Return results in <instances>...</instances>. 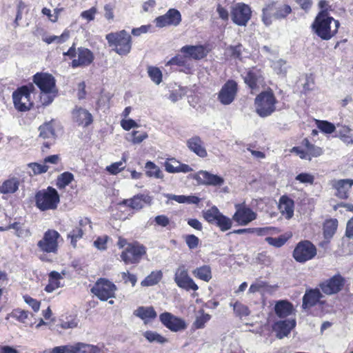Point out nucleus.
Instances as JSON below:
<instances>
[{"instance_id": "1", "label": "nucleus", "mask_w": 353, "mask_h": 353, "mask_svg": "<svg viewBox=\"0 0 353 353\" xmlns=\"http://www.w3.org/2000/svg\"><path fill=\"white\" fill-rule=\"evenodd\" d=\"M117 246L122 249L119 254L120 260L125 265H137L148 256L146 246L138 241L128 242L126 239L120 236Z\"/></svg>"}, {"instance_id": "2", "label": "nucleus", "mask_w": 353, "mask_h": 353, "mask_svg": "<svg viewBox=\"0 0 353 353\" xmlns=\"http://www.w3.org/2000/svg\"><path fill=\"white\" fill-rule=\"evenodd\" d=\"M152 201V196L148 194H137L130 199H123L118 203L117 212L114 215L117 219L126 220L145 206L150 205Z\"/></svg>"}, {"instance_id": "3", "label": "nucleus", "mask_w": 353, "mask_h": 353, "mask_svg": "<svg viewBox=\"0 0 353 353\" xmlns=\"http://www.w3.org/2000/svg\"><path fill=\"white\" fill-rule=\"evenodd\" d=\"M32 81L41 92L42 104L50 105L58 94L54 77L48 72H39L33 75Z\"/></svg>"}, {"instance_id": "4", "label": "nucleus", "mask_w": 353, "mask_h": 353, "mask_svg": "<svg viewBox=\"0 0 353 353\" xmlns=\"http://www.w3.org/2000/svg\"><path fill=\"white\" fill-rule=\"evenodd\" d=\"M339 26L338 20L330 17L326 10H321L316 17L312 28L321 39L327 41L337 33Z\"/></svg>"}, {"instance_id": "5", "label": "nucleus", "mask_w": 353, "mask_h": 353, "mask_svg": "<svg viewBox=\"0 0 353 353\" xmlns=\"http://www.w3.org/2000/svg\"><path fill=\"white\" fill-rule=\"evenodd\" d=\"M60 239H61V236L55 230L48 229L44 232L41 239L37 243L38 250L41 252L39 256L41 261L49 262L51 261L47 257V254H57Z\"/></svg>"}, {"instance_id": "6", "label": "nucleus", "mask_w": 353, "mask_h": 353, "mask_svg": "<svg viewBox=\"0 0 353 353\" xmlns=\"http://www.w3.org/2000/svg\"><path fill=\"white\" fill-rule=\"evenodd\" d=\"M105 39L112 50L121 57L127 56L132 50V38L125 30L108 33Z\"/></svg>"}, {"instance_id": "7", "label": "nucleus", "mask_w": 353, "mask_h": 353, "mask_svg": "<svg viewBox=\"0 0 353 353\" xmlns=\"http://www.w3.org/2000/svg\"><path fill=\"white\" fill-rule=\"evenodd\" d=\"M34 201L36 207L42 212L54 210L60 203V196L55 188L48 186L35 193Z\"/></svg>"}, {"instance_id": "8", "label": "nucleus", "mask_w": 353, "mask_h": 353, "mask_svg": "<svg viewBox=\"0 0 353 353\" xmlns=\"http://www.w3.org/2000/svg\"><path fill=\"white\" fill-rule=\"evenodd\" d=\"M63 56L72 59L70 63V66L72 68L89 66L94 60V55L90 49L84 47H79L77 50L74 43L68 50L67 52H63Z\"/></svg>"}, {"instance_id": "9", "label": "nucleus", "mask_w": 353, "mask_h": 353, "mask_svg": "<svg viewBox=\"0 0 353 353\" xmlns=\"http://www.w3.org/2000/svg\"><path fill=\"white\" fill-rule=\"evenodd\" d=\"M34 91L33 83H30L28 85L19 87L12 93L13 104L19 112H26L33 106V102L31 100V94Z\"/></svg>"}, {"instance_id": "10", "label": "nucleus", "mask_w": 353, "mask_h": 353, "mask_svg": "<svg viewBox=\"0 0 353 353\" xmlns=\"http://www.w3.org/2000/svg\"><path fill=\"white\" fill-rule=\"evenodd\" d=\"M117 285L105 278H99L91 288V292L100 301H105L115 297Z\"/></svg>"}, {"instance_id": "11", "label": "nucleus", "mask_w": 353, "mask_h": 353, "mask_svg": "<svg viewBox=\"0 0 353 353\" xmlns=\"http://www.w3.org/2000/svg\"><path fill=\"white\" fill-rule=\"evenodd\" d=\"M235 212L232 215L234 222L238 225H247L256 219V213L245 201L234 204Z\"/></svg>"}, {"instance_id": "12", "label": "nucleus", "mask_w": 353, "mask_h": 353, "mask_svg": "<svg viewBox=\"0 0 353 353\" xmlns=\"http://www.w3.org/2000/svg\"><path fill=\"white\" fill-rule=\"evenodd\" d=\"M316 255V247L309 241L299 242L293 251V257L299 263H305Z\"/></svg>"}, {"instance_id": "13", "label": "nucleus", "mask_w": 353, "mask_h": 353, "mask_svg": "<svg viewBox=\"0 0 353 353\" xmlns=\"http://www.w3.org/2000/svg\"><path fill=\"white\" fill-rule=\"evenodd\" d=\"M174 280L179 288L186 291H196L199 289L198 285L189 276L188 270L185 265H181L176 268Z\"/></svg>"}, {"instance_id": "14", "label": "nucleus", "mask_w": 353, "mask_h": 353, "mask_svg": "<svg viewBox=\"0 0 353 353\" xmlns=\"http://www.w3.org/2000/svg\"><path fill=\"white\" fill-rule=\"evenodd\" d=\"M251 16L252 11L250 7L244 3H236L231 8L232 20L238 26H246Z\"/></svg>"}, {"instance_id": "15", "label": "nucleus", "mask_w": 353, "mask_h": 353, "mask_svg": "<svg viewBox=\"0 0 353 353\" xmlns=\"http://www.w3.org/2000/svg\"><path fill=\"white\" fill-rule=\"evenodd\" d=\"M238 90L237 83L233 79H229L219 92L218 100L223 105H230L235 99Z\"/></svg>"}, {"instance_id": "16", "label": "nucleus", "mask_w": 353, "mask_h": 353, "mask_svg": "<svg viewBox=\"0 0 353 353\" xmlns=\"http://www.w3.org/2000/svg\"><path fill=\"white\" fill-rule=\"evenodd\" d=\"M71 119L74 123L82 128H88L94 122V117L87 109L75 105L71 111Z\"/></svg>"}, {"instance_id": "17", "label": "nucleus", "mask_w": 353, "mask_h": 353, "mask_svg": "<svg viewBox=\"0 0 353 353\" xmlns=\"http://www.w3.org/2000/svg\"><path fill=\"white\" fill-rule=\"evenodd\" d=\"M161 323L172 332H177L186 329L185 321L170 312H165L159 315Z\"/></svg>"}, {"instance_id": "18", "label": "nucleus", "mask_w": 353, "mask_h": 353, "mask_svg": "<svg viewBox=\"0 0 353 353\" xmlns=\"http://www.w3.org/2000/svg\"><path fill=\"white\" fill-rule=\"evenodd\" d=\"M181 21V14L180 12L175 8L169 9L167 12L155 19L156 26L163 28L165 26H178Z\"/></svg>"}, {"instance_id": "19", "label": "nucleus", "mask_w": 353, "mask_h": 353, "mask_svg": "<svg viewBox=\"0 0 353 353\" xmlns=\"http://www.w3.org/2000/svg\"><path fill=\"white\" fill-rule=\"evenodd\" d=\"M210 49L208 45H186L180 49V53H185L188 59L201 60L207 57Z\"/></svg>"}, {"instance_id": "20", "label": "nucleus", "mask_w": 353, "mask_h": 353, "mask_svg": "<svg viewBox=\"0 0 353 353\" xmlns=\"http://www.w3.org/2000/svg\"><path fill=\"white\" fill-rule=\"evenodd\" d=\"M163 165L165 170L171 174L188 173L193 170L189 165L180 162L174 157L167 158Z\"/></svg>"}, {"instance_id": "21", "label": "nucleus", "mask_w": 353, "mask_h": 353, "mask_svg": "<svg viewBox=\"0 0 353 353\" xmlns=\"http://www.w3.org/2000/svg\"><path fill=\"white\" fill-rule=\"evenodd\" d=\"M296 326L294 319L279 321L272 326V330L276 338L282 339L290 334L291 330Z\"/></svg>"}, {"instance_id": "22", "label": "nucleus", "mask_w": 353, "mask_h": 353, "mask_svg": "<svg viewBox=\"0 0 353 353\" xmlns=\"http://www.w3.org/2000/svg\"><path fill=\"white\" fill-rule=\"evenodd\" d=\"M344 285V280L340 275H335L321 285L322 291L326 294H333L339 292Z\"/></svg>"}, {"instance_id": "23", "label": "nucleus", "mask_w": 353, "mask_h": 353, "mask_svg": "<svg viewBox=\"0 0 353 353\" xmlns=\"http://www.w3.org/2000/svg\"><path fill=\"white\" fill-rule=\"evenodd\" d=\"M243 80L252 92L259 89L263 78L260 70L253 68L247 71L245 76H243Z\"/></svg>"}, {"instance_id": "24", "label": "nucleus", "mask_w": 353, "mask_h": 353, "mask_svg": "<svg viewBox=\"0 0 353 353\" xmlns=\"http://www.w3.org/2000/svg\"><path fill=\"white\" fill-rule=\"evenodd\" d=\"M353 185V179H339L332 181V186L336 191V196L340 199H347L351 187Z\"/></svg>"}, {"instance_id": "25", "label": "nucleus", "mask_w": 353, "mask_h": 353, "mask_svg": "<svg viewBox=\"0 0 353 353\" xmlns=\"http://www.w3.org/2000/svg\"><path fill=\"white\" fill-rule=\"evenodd\" d=\"M187 146L189 150L201 158L208 156L204 143L199 136H194L187 141Z\"/></svg>"}, {"instance_id": "26", "label": "nucleus", "mask_w": 353, "mask_h": 353, "mask_svg": "<svg viewBox=\"0 0 353 353\" xmlns=\"http://www.w3.org/2000/svg\"><path fill=\"white\" fill-rule=\"evenodd\" d=\"M198 174L199 178L196 179L199 181L201 184L205 185L220 186L224 183L223 177L216 174H211L208 171L201 170L199 172Z\"/></svg>"}, {"instance_id": "27", "label": "nucleus", "mask_w": 353, "mask_h": 353, "mask_svg": "<svg viewBox=\"0 0 353 353\" xmlns=\"http://www.w3.org/2000/svg\"><path fill=\"white\" fill-rule=\"evenodd\" d=\"M134 314L143 320L145 324L154 320L157 316V314L152 306H140L134 310Z\"/></svg>"}, {"instance_id": "28", "label": "nucleus", "mask_w": 353, "mask_h": 353, "mask_svg": "<svg viewBox=\"0 0 353 353\" xmlns=\"http://www.w3.org/2000/svg\"><path fill=\"white\" fill-rule=\"evenodd\" d=\"M63 279L61 274L57 271H52L48 274V283L45 286L44 290L47 293H52L61 288V280Z\"/></svg>"}, {"instance_id": "29", "label": "nucleus", "mask_w": 353, "mask_h": 353, "mask_svg": "<svg viewBox=\"0 0 353 353\" xmlns=\"http://www.w3.org/2000/svg\"><path fill=\"white\" fill-rule=\"evenodd\" d=\"M322 297L323 295L319 290H310L303 296V307L304 308H310L319 302Z\"/></svg>"}, {"instance_id": "30", "label": "nucleus", "mask_w": 353, "mask_h": 353, "mask_svg": "<svg viewBox=\"0 0 353 353\" xmlns=\"http://www.w3.org/2000/svg\"><path fill=\"white\" fill-rule=\"evenodd\" d=\"M281 213L287 219H291L294 215V202L287 196H282L279 204Z\"/></svg>"}, {"instance_id": "31", "label": "nucleus", "mask_w": 353, "mask_h": 353, "mask_svg": "<svg viewBox=\"0 0 353 353\" xmlns=\"http://www.w3.org/2000/svg\"><path fill=\"white\" fill-rule=\"evenodd\" d=\"M274 312L279 317L285 318L292 313L293 305L288 301H279L275 304Z\"/></svg>"}, {"instance_id": "32", "label": "nucleus", "mask_w": 353, "mask_h": 353, "mask_svg": "<svg viewBox=\"0 0 353 353\" xmlns=\"http://www.w3.org/2000/svg\"><path fill=\"white\" fill-rule=\"evenodd\" d=\"M19 179L17 177L9 178L4 181L0 186V193L13 194L15 193L19 187Z\"/></svg>"}, {"instance_id": "33", "label": "nucleus", "mask_w": 353, "mask_h": 353, "mask_svg": "<svg viewBox=\"0 0 353 353\" xmlns=\"http://www.w3.org/2000/svg\"><path fill=\"white\" fill-rule=\"evenodd\" d=\"M79 321L76 314L62 315L57 326L62 330L74 329L78 326Z\"/></svg>"}, {"instance_id": "34", "label": "nucleus", "mask_w": 353, "mask_h": 353, "mask_svg": "<svg viewBox=\"0 0 353 353\" xmlns=\"http://www.w3.org/2000/svg\"><path fill=\"white\" fill-rule=\"evenodd\" d=\"M194 277L205 282H209L212 277V269L208 265H203L192 271Z\"/></svg>"}, {"instance_id": "35", "label": "nucleus", "mask_w": 353, "mask_h": 353, "mask_svg": "<svg viewBox=\"0 0 353 353\" xmlns=\"http://www.w3.org/2000/svg\"><path fill=\"white\" fill-rule=\"evenodd\" d=\"M74 180V174L68 171H66L57 176L55 180V185L59 190H63Z\"/></svg>"}, {"instance_id": "36", "label": "nucleus", "mask_w": 353, "mask_h": 353, "mask_svg": "<svg viewBox=\"0 0 353 353\" xmlns=\"http://www.w3.org/2000/svg\"><path fill=\"white\" fill-rule=\"evenodd\" d=\"M83 221H80L79 225L74 228L68 234V239H70V243L73 248H76L77 241L83 236Z\"/></svg>"}, {"instance_id": "37", "label": "nucleus", "mask_w": 353, "mask_h": 353, "mask_svg": "<svg viewBox=\"0 0 353 353\" xmlns=\"http://www.w3.org/2000/svg\"><path fill=\"white\" fill-rule=\"evenodd\" d=\"M221 213L219 208L214 205L203 211V217L208 223L215 225Z\"/></svg>"}, {"instance_id": "38", "label": "nucleus", "mask_w": 353, "mask_h": 353, "mask_svg": "<svg viewBox=\"0 0 353 353\" xmlns=\"http://www.w3.org/2000/svg\"><path fill=\"white\" fill-rule=\"evenodd\" d=\"M163 274L161 270L153 271L148 275L141 283L142 286H152L157 284L162 279Z\"/></svg>"}, {"instance_id": "39", "label": "nucleus", "mask_w": 353, "mask_h": 353, "mask_svg": "<svg viewBox=\"0 0 353 353\" xmlns=\"http://www.w3.org/2000/svg\"><path fill=\"white\" fill-rule=\"evenodd\" d=\"M338 227L336 219L327 220L323 225V234L325 239H330L335 234Z\"/></svg>"}, {"instance_id": "40", "label": "nucleus", "mask_w": 353, "mask_h": 353, "mask_svg": "<svg viewBox=\"0 0 353 353\" xmlns=\"http://www.w3.org/2000/svg\"><path fill=\"white\" fill-rule=\"evenodd\" d=\"M146 169L145 174L149 177H154L156 179H163V174L161 169L153 162L147 161L145 165Z\"/></svg>"}, {"instance_id": "41", "label": "nucleus", "mask_w": 353, "mask_h": 353, "mask_svg": "<svg viewBox=\"0 0 353 353\" xmlns=\"http://www.w3.org/2000/svg\"><path fill=\"white\" fill-rule=\"evenodd\" d=\"M268 59L271 61L270 67L273 69V70L279 75H281L282 77H285L288 70V65L286 64V61L279 59L276 61L271 60L268 57Z\"/></svg>"}, {"instance_id": "42", "label": "nucleus", "mask_w": 353, "mask_h": 353, "mask_svg": "<svg viewBox=\"0 0 353 353\" xmlns=\"http://www.w3.org/2000/svg\"><path fill=\"white\" fill-rule=\"evenodd\" d=\"M234 220L223 213H221L215 224L222 232H225L232 228Z\"/></svg>"}, {"instance_id": "43", "label": "nucleus", "mask_w": 353, "mask_h": 353, "mask_svg": "<svg viewBox=\"0 0 353 353\" xmlns=\"http://www.w3.org/2000/svg\"><path fill=\"white\" fill-rule=\"evenodd\" d=\"M39 137L43 139L55 138V131L50 123H45L39 127Z\"/></svg>"}, {"instance_id": "44", "label": "nucleus", "mask_w": 353, "mask_h": 353, "mask_svg": "<svg viewBox=\"0 0 353 353\" xmlns=\"http://www.w3.org/2000/svg\"><path fill=\"white\" fill-rule=\"evenodd\" d=\"M28 311L16 308L13 309L10 313L7 314L6 319L8 320L10 318H12L20 323H25L28 318Z\"/></svg>"}, {"instance_id": "45", "label": "nucleus", "mask_w": 353, "mask_h": 353, "mask_svg": "<svg viewBox=\"0 0 353 353\" xmlns=\"http://www.w3.org/2000/svg\"><path fill=\"white\" fill-rule=\"evenodd\" d=\"M277 103L272 90L270 88L266 89V116L271 114L275 111V104Z\"/></svg>"}, {"instance_id": "46", "label": "nucleus", "mask_w": 353, "mask_h": 353, "mask_svg": "<svg viewBox=\"0 0 353 353\" xmlns=\"http://www.w3.org/2000/svg\"><path fill=\"white\" fill-rule=\"evenodd\" d=\"M230 305L233 307L235 315L240 319L248 316L250 313L248 307L240 301H236L233 304L230 303Z\"/></svg>"}, {"instance_id": "47", "label": "nucleus", "mask_w": 353, "mask_h": 353, "mask_svg": "<svg viewBox=\"0 0 353 353\" xmlns=\"http://www.w3.org/2000/svg\"><path fill=\"white\" fill-rule=\"evenodd\" d=\"M74 348L76 353H98L100 349L93 345L77 343L74 344Z\"/></svg>"}, {"instance_id": "48", "label": "nucleus", "mask_w": 353, "mask_h": 353, "mask_svg": "<svg viewBox=\"0 0 353 353\" xmlns=\"http://www.w3.org/2000/svg\"><path fill=\"white\" fill-rule=\"evenodd\" d=\"M291 236L292 234L288 233L278 237H266V242L274 247L280 248L283 245Z\"/></svg>"}, {"instance_id": "49", "label": "nucleus", "mask_w": 353, "mask_h": 353, "mask_svg": "<svg viewBox=\"0 0 353 353\" xmlns=\"http://www.w3.org/2000/svg\"><path fill=\"white\" fill-rule=\"evenodd\" d=\"M188 55L185 53H181L175 55L174 57L170 59L167 65H177L179 67H186L188 61Z\"/></svg>"}, {"instance_id": "50", "label": "nucleus", "mask_w": 353, "mask_h": 353, "mask_svg": "<svg viewBox=\"0 0 353 353\" xmlns=\"http://www.w3.org/2000/svg\"><path fill=\"white\" fill-rule=\"evenodd\" d=\"M143 336L150 342V343H157L160 344H163L168 341V339L159 334V333L153 331H146L143 333Z\"/></svg>"}, {"instance_id": "51", "label": "nucleus", "mask_w": 353, "mask_h": 353, "mask_svg": "<svg viewBox=\"0 0 353 353\" xmlns=\"http://www.w3.org/2000/svg\"><path fill=\"white\" fill-rule=\"evenodd\" d=\"M256 112L259 116L265 117V91L261 92L254 101Z\"/></svg>"}, {"instance_id": "52", "label": "nucleus", "mask_w": 353, "mask_h": 353, "mask_svg": "<svg viewBox=\"0 0 353 353\" xmlns=\"http://www.w3.org/2000/svg\"><path fill=\"white\" fill-rule=\"evenodd\" d=\"M148 74L150 79L157 85H159L161 83L163 74L159 68L155 66H148Z\"/></svg>"}, {"instance_id": "53", "label": "nucleus", "mask_w": 353, "mask_h": 353, "mask_svg": "<svg viewBox=\"0 0 353 353\" xmlns=\"http://www.w3.org/2000/svg\"><path fill=\"white\" fill-rule=\"evenodd\" d=\"M339 137L346 143H353V130L347 126L341 127L339 130Z\"/></svg>"}, {"instance_id": "54", "label": "nucleus", "mask_w": 353, "mask_h": 353, "mask_svg": "<svg viewBox=\"0 0 353 353\" xmlns=\"http://www.w3.org/2000/svg\"><path fill=\"white\" fill-rule=\"evenodd\" d=\"M315 123L317 128L326 134H331L334 132L336 127L335 125L327 121H321L315 119Z\"/></svg>"}, {"instance_id": "55", "label": "nucleus", "mask_w": 353, "mask_h": 353, "mask_svg": "<svg viewBox=\"0 0 353 353\" xmlns=\"http://www.w3.org/2000/svg\"><path fill=\"white\" fill-rule=\"evenodd\" d=\"M292 12V8L289 5L283 4L278 7L273 14L274 18L283 19Z\"/></svg>"}, {"instance_id": "56", "label": "nucleus", "mask_w": 353, "mask_h": 353, "mask_svg": "<svg viewBox=\"0 0 353 353\" xmlns=\"http://www.w3.org/2000/svg\"><path fill=\"white\" fill-rule=\"evenodd\" d=\"M242 47L241 43L236 46H230L226 48V52L231 58L241 59Z\"/></svg>"}, {"instance_id": "57", "label": "nucleus", "mask_w": 353, "mask_h": 353, "mask_svg": "<svg viewBox=\"0 0 353 353\" xmlns=\"http://www.w3.org/2000/svg\"><path fill=\"white\" fill-rule=\"evenodd\" d=\"M23 301L27 303L34 312H37L40 310L41 307V301L31 297L28 294H25L23 296Z\"/></svg>"}, {"instance_id": "58", "label": "nucleus", "mask_w": 353, "mask_h": 353, "mask_svg": "<svg viewBox=\"0 0 353 353\" xmlns=\"http://www.w3.org/2000/svg\"><path fill=\"white\" fill-rule=\"evenodd\" d=\"M183 239L190 250H194L196 248L200 243V239L194 234L185 235Z\"/></svg>"}, {"instance_id": "59", "label": "nucleus", "mask_w": 353, "mask_h": 353, "mask_svg": "<svg viewBox=\"0 0 353 353\" xmlns=\"http://www.w3.org/2000/svg\"><path fill=\"white\" fill-rule=\"evenodd\" d=\"M110 237L108 235L98 236L94 241V245L99 250H105L108 248L107 243Z\"/></svg>"}, {"instance_id": "60", "label": "nucleus", "mask_w": 353, "mask_h": 353, "mask_svg": "<svg viewBox=\"0 0 353 353\" xmlns=\"http://www.w3.org/2000/svg\"><path fill=\"white\" fill-rule=\"evenodd\" d=\"M29 168H31L34 174H40L43 173H46L49 167L44 164H40L38 163H31L28 165Z\"/></svg>"}, {"instance_id": "61", "label": "nucleus", "mask_w": 353, "mask_h": 353, "mask_svg": "<svg viewBox=\"0 0 353 353\" xmlns=\"http://www.w3.org/2000/svg\"><path fill=\"white\" fill-rule=\"evenodd\" d=\"M146 132L140 130H133L132 132V142L137 144L141 143L143 140L148 138Z\"/></svg>"}, {"instance_id": "62", "label": "nucleus", "mask_w": 353, "mask_h": 353, "mask_svg": "<svg viewBox=\"0 0 353 353\" xmlns=\"http://www.w3.org/2000/svg\"><path fill=\"white\" fill-rule=\"evenodd\" d=\"M49 353H76V352L74 345H66L54 347Z\"/></svg>"}, {"instance_id": "63", "label": "nucleus", "mask_w": 353, "mask_h": 353, "mask_svg": "<svg viewBox=\"0 0 353 353\" xmlns=\"http://www.w3.org/2000/svg\"><path fill=\"white\" fill-rule=\"evenodd\" d=\"M211 316L209 314H202L197 317L194 322V326L196 329H202L205 327V324L210 321Z\"/></svg>"}, {"instance_id": "64", "label": "nucleus", "mask_w": 353, "mask_h": 353, "mask_svg": "<svg viewBox=\"0 0 353 353\" xmlns=\"http://www.w3.org/2000/svg\"><path fill=\"white\" fill-rule=\"evenodd\" d=\"M265 290V281L261 280H256L254 282L249 288L250 293L261 292L262 293Z\"/></svg>"}]
</instances>
